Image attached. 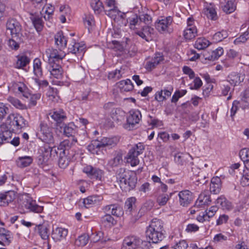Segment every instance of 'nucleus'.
<instances>
[{"label":"nucleus","mask_w":249,"mask_h":249,"mask_svg":"<svg viewBox=\"0 0 249 249\" xmlns=\"http://www.w3.org/2000/svg\"><path fill=\"white\" fill-rule=\"evenodd\" d=\"M123 161L122 157L120 154H117L114 158L110 159L107 162V166L111 167H116L121 164Z\"/></svg>","instance_id":"nucleus-46"},{"label":"nucleus","mask_w":249,"mask_h":249,"mask_svg":"<svg viewBox=\"0 0 249 249\" xmlns=\"http://www.w3.org/2000/svg\"><path fill=\"white\" fill-rule=\"evenodd\" d=\"M144 149L143 143L139 142L135 144L129 151L127 157L126 161L129 163L132 166H135L139 163L140 160L138 156L142 154Z\"/></svg>","instance_id":"nucleus-7"},{"label":"nucleus","mask_w":249,"mask_h":249,"mask_svg":"<svg viewBox=\"0 0 249 249\" xmlns=\"http://www.w3.org/2000/svg\"><path fill=\"white\" fill-rule=\"evenodd\" d=\"M48 71L51 77L61 80L63 77V70L61 65L58 64H49Z\"/></svg>","instance_id":"nucleus-23"},{"label":"nucleus","mask_w":249,"mask_h":249,"mask_svg":"<svg viewBox=\"0 0 249 249\" xmlns=\"http://www.w3.org/2000/svg\"><path fill=\"white\" fill-rule=\"evenodd\" d=\"M5 124L7 128L15 133H19L27 126V122L24 118L18 113L10 114L7 117Z\"/></svg>","instance_id":"nucleus-3"},{"label":"nucleus","mask_w":249,"mask_h":249,"mask_svg":"<svg viewBox=\"0 0 249 249\" xmlns=\"http://www.w3.org/2000/svg\"><path fill=\"white\" fill-rule=\"evenodd\" d=\"M221 189V179L218 177H213L211 179L210 185V191L216 194L219 193Z\"/></svg>","instance_id":"nucleus-38"},{"label":"nucleus","mask_w":249,"mask_h":249,"mask_svg":"<svg viewBox=\"0 0 249 249\" xmlns=\"http://www.w3.org/2000/svg\"><path fill=\"white\" fill-rule=\"evenodd\" d=\"M150 24H144L140 29L136 31L135 33L142 39L146 41L152 40V35L154 33V29L152 28Z\"/></svg>","instance_id":"nucleus-18"},{"label":"nucleus","mask_w":249,"mask_h":249,"mask_svg":"<svg viewBox=\"0 0 249 249\" xmlns=\"http://www.w3.org/2000/svg\"><path fill=\"white\" fill-rule=\"evenodd\" d=\"M126 21L129 28L136 33V31L143 26V25L150 24L152 22V18L147 14L139 16L132 14L127 18Z\"/></svg>","instance_id":"nucleus-5"},{"label":"nucleus","mask_w":249,"mask_h":249,"mask_svg":"<svg viewBox=\"0 0 249 249\" xmlns=\"http://www.w3.org/2000/svg\"><path fill=\"white\" fill-rule=\"evenodd\" d=\"M103 197L100 195L90 196L83 199V204L86 208H91L96 205H98L102 201Z\"/></svg>","instance_id":"nucleus-25"},{"label":"nucleus","mask_w":249,"mask_h":249,"mask_svg":"<svg viewBox=\"0 0 249 249\" xmlns=\"http://www.w3.org/2000/svg\"><path fill=\"white\" fill-rule=\"evenodd\" d=\"M139 237L127 236L123 240L121 249H137L139 247Z\"/></svg>","instance_id":"nucleus-17"},{"label":"nucleus","mask_w":249,"mask_h":249,"mask_svg":"<svg viewBox=\"0 0 249 249\" xmlns=\"http://www.w3.org/2000/svg\"><path fill=\"white\" fill-rule=\"evenodd\" d=\"M117 179L120 188L125 192L133 189L136 183L135 177L130 172L124 169H120L117 175Z\"/></svg>","instance_id":"nucleus-4"},{"label":"nucleus","mask_w":249,"mask_h":249,"mask_svg":"<svg viewBox=\"0 0 249 249\" xmlns=\"http://www.w3.org/2000/svg\"><path fill=\"white\" fill-rule=\"evenodd\" d=\"M163 224L161 220L153 219L147 227L146 236L153 243H157L164 238Z\"/></svg>","instance_id":"nucleus-2"},{"label":"nucleus","mask_w":249,"mask_h":249,"mask_svg":"<svg viewBox=\"0 0 249 249\" xmlns=\"http://www.w3.org/2000/svg\"><path fill=\"white\" fill-rule=\"evenodd\" d=\"M18 203V209L22 213H41L43 211V206L38 205L29 194L20 195Z\"/></svg>","instance_id":"nucleus-1"},{"label":"nucleus","mask_w":249,"mask_h":249,"mask_svg":"<svg viewBox=\"0 0 249 249\" xmlns=\"http://www.w3.org/2000/svg\"><path fill=\"white\" fill-rule=\"evenodd\" d=\"M45 54L48 58V64H58L66 55L65 52L61 49L46 50Z\"/></svg>","instance_id":"nucleus-11"},{"label":"nucleus","mask_w":249,"mask_h":249,"mask_svg":"<svg viewBox=\"0 0 249 249\" xmlns=\"http://www.w3.org/2000/svg\"><path fill=\"white\" fill-rule=\"evenodd\" d=\"M55 147H51V146H44L40 148L42 156L43 158L44 161H47L49 158L51 157L53 153L54 152L58 154V151H56Z\"/></svg>","instance_id":"nucleus-35"},{"label":"nucleus","mask_w":249,"mask_h":249,"mask_svg":"<svg viewBox=\"0 0 249 249\" xmlns=\"http://www.w3.org/2000/svg\"><path fill=\"white\" fill-rule=\"evenodd\" d=\"M91 233L90 234V237L91 241L97 242L101 240L103 237L104 233L101 231H93L92 228L91 229Z\"/></svg>","instance_id":"nucleus-54"},{"label":"nucleus","mask_w":249,"mask_h":249,"mask_svg":"<svg viewBox=\"0 0 249 249\" xmlns=\"http://www.w3.org/2000/svg\"><path fill=\"white\" fill-rule=\"evenodd\" d=\"M91 6L97 14H100L103 9L102 2L99 0H93L91 3Z\"/></svg>","instance_id":"nucleus-53"},{"label":"nucleus","mask_w":249,"mask_h":249,"mask_svg":"<svg viewBox=\"0 0 249 249\" xmlns=\"http://www.w3.org/2000/svg\"><path fill=\"white\" fill-rule=\"evenodd\" d=\"M173 88L172 86L158 91L155 94V99L159 102L166 100L171 96Z\"/></svg>","instance_id":"nucleus-26"},{"label":"nucleus","mask_w":249,"mask_h":249,"mask_svg":"<svg viewBox=\"0 0 249 249\" xmlns=\"http://www.w3.org/2000/svg\"><path fill=\"white\" fill-rule=\"evenodd\" d=\"M171 196L172 193L170 195L166 194L160 195L157 198V202L160 206H164L167 203Z\"/></svg>","instance_id":"nucleus-58"},{"label":"nucleus","mask_w":249,"mask_h":249,"mask_svg":"<svg viewBox=\"0 0 249 249\" xmlns=\"http://www.w3.org/2000/svg\"><path fill=\"white\" fill-rule=\"evenodd\" d=\"M203 11L208 18L215 20L218 18L216 7L213 3L205 2Z\"/></svg>","instance_id":"nucleus-19"},{"label":"nucleus","mask_w":249,"mask_h":249,"mask_svg":"<svg viewBox=\"0 0 249 249\" xmlns=\"http://www.w3.org/2000/svg\"><path fill=\"white\" fill-rule=\"evenodd\" d=\"M142 115L141 111L137 109H132L128 112L126 121L123 127L127 130L134 129L142 120Z\"/></svg>","instance_id":"nucleus-6"},{"label":"nucleus","mask_w":249,"mask_h":249,"mask_svg":"<svg viewBox=\"0 0 249 249\" xmlns=\"http://www.w3.org/2000/svg\"><path fill=\"white\" fill-rule=\"evenodd\" d=\"M82 171L91 178H96V179L101 180L104 175L103 170L89 165L85 166Z\"/></svg>","instance_id":"nucleus-14"},{"label":"nucleus","mask_w":249,"mask_h":249,"mask_svg":"<svg viewBox=\"0 0 249 249\" xmlns=\"http://www.w3.org/2000/svg\"><path fill=\"white\" fill-rule=\"evenodd\" d=\"M41 97V94L37 93L33 94H31L30 93V95L29 98H30V101L29 103V106L30 107H34L36 105L37 101L39 100Z\"/></svg>","instance_id":"nucleus-62"},{"label":"nucleus","mask_w":249,"mask_h":249,"mask_svg":"<svg viewBox=\"0 0 249 249\" xmlns=\"http://www.w3.org/2000/svg\"><path fill=\"white\" fill-rule=\"evenodd\" d=\"M55 43L58 48L61 49L65 48L67 45V40L62 32H58L54 36Z\"/></svg>","instance_id":"nucleus-37"},{"label":"nucleus","mask_w":249,"mask_h":249,"mask_svg":"<svg viewBox=\"0 0 249 249\" xmlns=\"http://www.w3.org/2000/svg\"><path fill=\"white\" fill-rule=\"evenodd\" d=\"M239 156L242 160L245 163L249 161V149L244 148L239 152Z\"/></svg>","instance_id":"nucleus-59"},{"label":"nucleus","mask_w":249,"mask_h":249,"mask_svg":"<svg viewBox=\"0 0 249 249\" xmlns=\"http://www.w3.org/2000/svg\"><path fill=\"white\" fill-rule=\"evenodd\" d=\"M178 196L180 205L183 207L187 206L193 198L192 193L188 190L180 191L178 194Z\"/></svg>","instance_id":"nucleus-22"},{"label":"nucleus","mask_w":249,"mask_h":249,"mask_svg":"<svg viewBox=\"0 0 249 249\" xmlns=\"http://www.w3.org/2000/svg\"><path fill=\"white\" fill-rule=\"evenodd\" d=\"M211 201L210 196L208 193H201L196 201V205L198 207H203L210 203Z\"/></svg>","instance_id":"nucleus-40"},{"label":"nucleus","mask_w":249,"mask_h":249,"mask_svg":"<svg viewBox=\"0 0 249 249\" xmlns=\"http://www.w3.org/2000/svg\"><path fill=\"white\" fill-rule=\"evenodd\" d=\"M9 111L8 107L3 103L0 102V122L5 117Z\"/></svg>","instance_id":"nucleus-63"},{"label":"nucleus","mask_w":249,"mask_h":249,"mask_svg":"<svg viewBox=\"0 0 249 249\" xmlns=\"http://www.w3.org/2000/svg\"><path fill=\"white\" fill-rule=\"evenodd\" d=\"M83 21L85 25L89 29L94 25V21L93 16L91 14H85L83 17Z\"/></svg>","instance_id":"nucleus-55"},{"label":"nucleus","mask_w":249,"mask_h":249,"mask_svg":"<svg viewBox=\"0 0 249 249\" xmlns=\"http://www.w3.org/2000/svg\"><path fill=\"white\" fill-rule=\"evenodd\" d=\"M68 144V141L65 140L61 142L57 147V149L58 151V154L60 155L58 165L61 168L64 169L66 168L69 164V160L66 157L67 151L69 147Z\"/></svg>","instance_id":"nucleus-10"},{"label":"nucleus","mask_w":249,"mask_h":249,"mask_svg":"<svg viewBox=\"0 0 249 249\" xmlns=\"http://www.w3.org/2000/svg\"><path fill=\"white\" fill-rule=\"evenodd\" d=\"M244 78L245 75L244 74L232 72L228 75L227 80L231 85L235 86L243 82Z\"/></svg>","instance_id":"nucleus-31"},{"label":"nucleus","mask_w":249,"mask_h":249,"mask_svg":"<svg viewBox=\"0 0 249 249\" xmlns=\"http://www.w3.org/2000/svg\"><path fill=\"white\" fill-rule=\"evenodd\" d=\"M89 240V235L83 234L79 236L75 241V245L78 247H84L87 244Z\"/></svg>","instance_id":"nucleus-47"},{"label":"nucleus","mask_w":249,"mask_h":249,"mask_svg":"<svg viewBox=\"0 0 249 249\" xmlns=\"http://www.w3.org/2000/svg\"><path fill=\"white\" fill-rule=\"evenodd\" d=\"M187 93L186 89L177 90H176L172 96L171 102L172 103H176L178 99L185 95Z\"/></svg>","instance_id":"nucleus-57"},{"label":"nucleus","mask_w":249,"mask_h":249,"mask_svg":"<svg viewBox=\"0 0 249 249\" xmlns=\"http://www.w3.org/2000/svg\"><path fill=\"white\" fill-rule=\"evenodd\" d=\"M7 101L18 109H24L26 108V105L15 97L9 96L7 98Z\"/></svg>","instance_id":"nucleus-49"},{"label":"nucleus","mask_w":249,"mask_h":249,"mask_svg":"<svg viewBox=\"0 0 249 249\" xmlns=\"http://www.w3.org/2000/svg\"><path fill=\"white\" fill-rule=\"evenodd\" d=\"M0 238L4 245H8L11 242L13 238L11 232L7 231V233H4Z\"/></svg>","instance_id":"nucleus-64"},{"label":"nucleus","mask_w":249,"mask_h":249,"mask_svg":"<svg viewBox=\"0 0 249 249\" xmlns=\"http://www.w3.org/2000/svg\"><path fill=\"white\" fill-rule=\"evenodd\" d=\"M33 72L38 77L42 75V62L38 58H35L33 61Z\"/></svg>","instance_id":"nucleus-44"},{"label":"nucleus","mask_w":249,"mask_h":249,"mask_svg":"<svg viewBox=\"0 0 249 249\" xmlns=\"http://www.w3.org/2000/svg\"><path fill=\"white\" fill-rule=\"evenodd\" d=\"M228 36V32L226 31L222 30L215 33L213 36L214 42H218L226 38Z\"/></svg>","instance_id":"nucleus-52"},{"label":"nucleus","mask_w":249,"mask_h":249,"mask_svg":"<svg viewBox=\"0 0 249 249\" xmlns=\"http://www.w3.org/2000/svg\"><path fill=\"white\" fill-rule=\"evenodd\" d=\"M33 159L31 156L19 157L16 160L18 166L19 167H25L30 165L33 162Z\"/></svg>","instance_id":"nucleus-42"},{"label":"nucleus","mask_w":249,"mask_h":249,"mask_svg":"<svg viewBox=\"0 0 249 249\" xmlns=\"http://www.w3.org/2000/svg\"><path fill=\"white\" fill-rule=\"evenodd\" d=\"M173 22L172 16L160 17L155 22L156 29L160 33H169L172 31L171 27Z\"/></svg>","instance_id":"nucleus-9"},{"label":"nucleus","mask_w":249,"mask_h":249,"mask_svg":"<svg viewBox=\"0 0 249 249\" xmlns=\"http://www.w3.org/2000/svg\"><path fill=\"white\" fill-rule=\"evenodd\" d=\"M118 87L122 91H129L133 89V85L129 79L120 81Z\"/></svg>","instance_id":"nucleus-43"},{"label":"nucleus","mask_w":249,"mask_h":249,"mask_svg":"<svg viewBox=\"0 0 249 249\" xmlns=\"http://www.w3.org/2000/svg\"><path fill=\"white\" fill-rule=\"evenodd\" d=\"M106 14L119 24H123V20L126 17L125 13L122 12L117 7L114 8L105 9Z\"/></svg>","instance_id":"nucleus-13"},{"label":"nucleus","mask_w":249,"mask_h":249,"mask_svg":"<svg viewBox=\"0 0 249 249\" xmlns=\"http://www.w3.org/2000/svg\"><path fill=\"white\" fill-rule=\"evenodd\" d=\"M86 46L83 42H76L73 40L69 45V52L74 54L78 58H82L85 52Z\"/></svg>","instance_id":"nucleus-15"},{"label":"nucleus","mask_w":249,"mask_h":249,"mask_svg":"<svg viewBox=\"0 0 249 249\" xmlns=\"http://www.w3.org/2000/svg\"><path fill=\"white\" fill-rule=\"evenodd\" d=\"M40 129L38 132V138L43 142L49 145L54 143L53 128L49 127L47 124L41 122L39 124Z\"/></svg>","instance_id":"nucleus-8"},{"label":"nucleus","mask_w":249,"mask_h":249,"mask_svg":"<svg viewBox=\"0 0 249 249\" xmlns=\"http://www.w3.org/2000/svg\"><path fill=\"white\" fill-rule=\"evenodd\" d=\"M211 44L209 40L204 37H199L195 41L194 47L197 50H204Z\"/></svg>","instance_id":"nucleus-41"},{"label":"nucleus","mask_w":249,"mask_h":249,"mask_svg":"<svg viewBox=\"0 0 249 249\" xmlns=\"http://www.w3.org/2000/svg\"><path fill=\"white\" fill-rule=\"evenodd\" d=\"M197 35V30L195 19L190 17L187 19V26L183 31V36L186 40L194 38Z\"/></svg>","instance_id":"nucleus-12"},{"label":"nucleus","mask_w":249,"mask_h":249,"mask_svg":"<svg viewBox=\"0 0 249 249\" xmlns=\"http://www.w3.org/2000/svg\"><path fill=\"white\" fill-rule=\"evenodd\" d=\"M17 58L15 67L17 69H23L29 64L30 62V59L27 56L24 54L18 55Z\"/></svg>","instance_id":"nucleus-39"},{"label":"nucleus","mask_w":249,"mask_h":249,"mask_svg":"<svg viewBox=\"0 0 249 249\" xmlns=\"http://www.w3.org/2000/svg\"><path fill=\"white\" fill-rule=\"evenodd\" d=\"M35 231L42 239L47 240L49 238V229L47 224H39L35 228Z\"/></svg>","instance_id":"nucleus-33"},{"label":"nucleus","mask_w":249,"mask_h":249,"mask_svg":"<svg viewBox=\"0 0 249 249\" xmlns=\"http://www.w3.org/2000/svg\"><path fill=\"white\" fill-rule=\"evenodd\" d=\"M49 116L57 123H60L67 118L66 114L62 109H54L49 113Z\"/></svg>","instance_id":"nucleus-28"},{"label":"nucleus","mask_w":249,"mask_h":249,"mask_svg":"<svg viewBox=\"0 0 249 249\" xmlns=\"http://www.w3.org/2000/svg\"><path fill=\"white\" fill-rule=\"evenodd\" d=\"M235 0H225L224 2L221 3L222 10L226 14H231L233 12L236 8Z\"/></svg>","instance_id":"nucleus-32"},{"label":"nucleus","mask_w":249,"mask_h":249,"mask_svg":"<svg viewBox=\"0 0 249 249\" xmlns=\"http://www.w3.org/2000/svg\"><path fill=\"white\" fill-rule=\"evenodd\" d=\"M215 202L217 205L220 206L221 209L225 212H228L234 210V213H236L237 211H239L238 210L234 209L232 203L223 196L218 197Z\"/></svg>","instance_id":"nucleus-20"},{"label":"nucleus","mask_w":249,"mask_h":249,"mask_svg":"<svg viewBox=\"0 0 249 249\" xmlns=\"http://www.w3.org/2000/svg\"><path fill=\"white\" fill-rule=\"evenodd\" d=\"M241 184L242 186L249 185V169L244 170L243 176L241 178Z\"/></svg>","instance_id":"nucleus-61"},{"label":"nucleus","mask_w":249,"mask_h":249,"mask_svg":"<svg viewBox=\"0 0 249 249\" xmlns=\"http://www.w3.org/2000/svg\"><path fill=\"white\" fill-rule=\"evenodd\" d=\"M136 198L131 197L126 199L124 204V208L126 213L133 215L135 211Z\"/></svg>","instance_id":"nucleus-36"},{"label":"nucleus","mask_w":249,"mask_h":249,"mask_svg":"<svg viewBox=\"0 0 249 249\" xmlns=\"http://www.w3.org/2000/svg\"><path fill=\"white\" fill-rule=\"evenodd\" d=\"M31 20L37 32H40L42 30L43 27L42 20L41 18L38 17H35L32 18Z\"/></svg>","instance_id":"nucleus-56"},{"label":"nucleus","mask_w":249,"mask_h":249,"mask_svg":"<svg viewBox=\"0 0 249 249\" xmlns=\"http://www.w3.org/2000/svg\"><path fill=\"white\" fill-rule=\"evenodd\" d=\"M76 126L73 123H70L64 128V133L67 137L71 136L75 132Z\"/></svg>","instance_id":"nucleus-50"},{"label":"nucleus","mask_w":249,"mask_h":249,"mask_svg":"<svg viewBox=\"0 0 249 249\" xmlns=\"http://www.w3.org/2000/svg\"><path fill=\"white\" fill-rule=\"evenodd\" d=\"M68 234L67 229L62 227H57L53 229L52 237L55 242H59L66 238Z\"/></svg>","instance_id":"nucleus-24"},{"label":"nucleus","mask_w":249,"mask_h":249,"mask_svg":"<svg viewBox=\"0 0 249 249\" xmlns=\"http://www.w3.org/2000/svg\"><path fill=\"white\" fill-rule=\"evenodd\" d=\"M12 87L14 92L21 94L27 98H28L30 95L29 89L23 83H15L13 84Z\"/></svg>","instance_id":"nucleus-29"},{"label":"nucleus","mask_w":249,"mask_h":249,"mask_svg":"<svg viewBox=\"0 0 249 249\" xmlns=\"http://www.w3.org/2000/svg\"><path fill=\"white\" fill-rule=\"evenodd\" d=\"M103 210L106 213H110L116 217H121L123 215L124 212L122 207L118 204H113L105 206Z\"/></svg>","instance_id":"nucleus-21"},{"label":"nucleus","mask_w":249,"mask_h":249,"mask_svg":"<svg viewBox=\"0 0 249 249\" xmlns=\"http://www.w3.org/2000/svg\"><path fill=\"white\" fill-rule=\"evenodd\" d=\"M15 197V194L13 191H8L4 194H0V206H6L12 202Z\"/></svg>","instance_id":"nucleus-34"},{"label":"nucleus","mask_w":249,"mask_h":249,"mask_svg":"<svg viewBox=\"0 0 249 249\" xmlns=\"http://www.w3.org/2000/svg\"><path fill=\"white\" fill-rule=\"evenodd\" d=\"M101 223L105 227H111L114 225L116 222L110 214L107 213L101 217Z\"/></svg>","instance_id":"nucleus-45"},{"label":"nucleus","mask_w":249,"mask_h":249,"mask_svg":"<svg viewBox=\"0 0 249 249\" xmlns=\"http://www.w3.org/2000/svg\"><path fill=\"white\" fill-rule=\"evenodd\" d=\"M100 148H101L99 143V140L92 141L87 146V149L92 154H97L98 149Z\"/></svg>","instance_id":"nucleus-48"},{"label":"nucleus","mask_w":249,"mask_h":249,"mask_svg":"<svg viewBox=\"0 0 249 249\" xmlns=\"http://www.w3.org/2000/svg\"><path fill=\"white\" fill-rule=\"evenodd\" d=\"M46 95L49 98V100L55 102L57 101L58 99V95L57 90L56 89L50 87L46 93Z\"/></svg>","instance_id":"nucleus-51"},{"label":"nucleus","mask_w":249,"mask_h":249,"mask_svg":"<svg viewBox=\"0 0 249 249\" xmlns=\"http://www.w3.org/2000/svg\"><path fill=\"white\" fill-rule=\"evenodd\" d=\"M119 140L116 137H103L99 140V143L101 148H110L115 146Z\"/></svg>","instance_id":"nucleus-27"},{"label":"nucleus","mask_w":249,"mask_h":249,"mask_svg":"<svg viewBox=\"0 0 249 249\" xmlns=\"http://www.w3.org/2000/svg\"><path fill=\"white\" fill-rule=\"evenodd\" d=\"M10 129L5 128L4 125H1L0 131V146L4 143L9 142L12 137V133Z\"/></svg>","instance_id":"nucleus-30"},{"label":"nucleus","mask_w":249,"mask_h":249,"mask_svg":"<svg viewBox=\"0 0 249 249\" xmlns=\"http://www.w3.org/2000/svg\"><path fill=\"white\" fill-rule=\"evenodd\" d=\"M7 31H9L13 38L18 39L21 30V27L19 23L14 19L8 20L6 23Z\"/></svg>","instance_id":"nucleus-16"},{"label":"nucleus","mask_w":249,"mask_h":249,"mask_svg":"<svg viewBox=\"0 0 249 249\" xmlns=\"http://www.w3.org/2000/svg\"><path fill=\"white\" fill-rule=\"evenodd\" d=\"M249 38V32H245L240 36L236 38L234 40V43L235 45H238L242 43H245Z\"/></svg>","instance_id":"nucleus-60"}]
</instances>
